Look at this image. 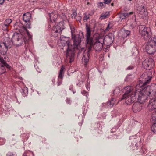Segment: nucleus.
Segmentation results:
<instances>
[{
    "label": "nucleus",
    "instance_id": "f257e3e1",
    "mask_svg": "<svg viewBox=\"0 0 156 156\" xmlns=\"http://www.w3.org/2000/svg\"><path fill=\"white\" fill-rule=\"evenodd\" d=\"M149 72H146L142 75L139 78V83L136 86L135 90H132L130 86H127L124 88L125 93L121 100L125 99V103L127 105L136 101V94L139 92L137 99L138 103H135L132 106L133 110L134 112L141 110L142 107L140 103H144L151 94V87L147 86L144 87V86L150 82L152 78Z\"/></svg>",
    "mask_w": 156,
    "mask_h": 156
},
{
    "label": "nucleus",
    "instance_id": "f03ea898",
    "mask_svg": "<svg viewBox=\"0 0 156 156\" xmlns=\"http://www.w3.org/2000/svg\"><path fill=\"white\" fill-rule=\"evenodd\" d=\"M86 44L88 49L90 51L92 48L96 51H101L103 48V38L98 34H94L91 37V30L90 27L87 24L86 25Z\"/></svg>",
    "mask_w": 156,
    "mask_h": 156
},
{
    "label": "nucleus",
    "instance_id": "7ed1b4c3",
    "mask_svg": "<svg viewBox=\"0 0 156 156\" xmlns=\"http://www.w3.org/2000/svg\"><path fill=\"white\" fill-rule=\"evenodd\" d=\"M74 37V43L72 45H70V41L67 38L62 37H61L60 38L61 42L63 44L62 45L67 44L68 46L66 56L67 58L69 60L70 63L74 61L75 56V50L78 49V46L81 42V40L80 37H75V35Z\"/></svg>",
    "mask_w": 156,
    "mask_h": 156
},
{
    "label": "nucleus",
    "instance_id": "20e7f679",
    "mask_svg": "<svg viewBox=\"0 0 156 156\" xmlns=\"http://www.w3.org/2000/svg\"><path fill=\"white\" fill-rule=\"evenodd\" d=\"M19 39V34L16 32L14 33L12 38V41L9 37H7L5 38L4 41L1 43L2 44L3 46L5 45L8 48H10L12 44L17 47L20 44Z\"/></svg>",
    "mask_w": 156,
    "mask_h": 156
},
{
    "label": "nucleus",
    "instance_id": "39448f33",
    "mask_svg": "<svg viewBox=\"0 0 156 156\" xmlns=\"http://www.w3.org/2000/svg\"><path fill=\"white\" fill-rule=\"evenodd\" d=\"M146 52L150 55L153 54L156 52V37L149 40L145 48Z\"/></svg>",
    "mask_w": 156,
    "mask_h": 156
},
{
    "label": "nucleus",
    "instance_id": "423d86ee",
    "mask_svg": "<svg viewBox=\"0 0 156 156\" xmlns=\"http://www.w3.org/2000/svg\"><path fill=\"white\" fill-rule=\"evenodd\" d=\"M139 33L141 37L145 40L150 39L151 35V29L144 26H140L139 27Z\"/></svg>",
    "mask_w": 156,
    "mask_h": 156
},
{
    "label": "nucleus",
    "instance_id": "0eeeda50",
    "mask_svg": "<svg viewBox=\"0 0 156 156\" xmlns=\"http://www.w3.org/2000/svg\"><path fill=\"white\" fill-rule=\"evenodd\" d=\"M20 34L22 36L20 41L24 42L25 44L30 41L32 37V36L30 34L26 28L24 27L20 29Z\"/></svg>",
    "mask_w": 156,
    "mask_h": 156
},
{
    "label": "nucleus",
    "instance_id": "6e6552de",
    "mask_svg": "<svg viewBox=\"0 0 156 156\" xmlns=\"http://www.w3.org/2000/svg\"><path fill=\"white\" fill-rule=\"evenodd\" d=\"M64 29L63 22H60L55 25L51 31L52 35L55 37H58L62 31Z\"/></svg>",
    "mask_w": 156,
    "mask_h": 156
},
{
    "label": "nucleus",
    "instance_id": "1a4fd4ad",
    "mask_svg": "<svg viewBox=\"0 0 156 156\" xmlns=\"http://www.w3.org/2000/svg\"><path fill=\"white\" fill-rule=\"evenodd\" d=\"M154 62L151 58H148L142 62L143 66L147 70H150L154 66Z\"/></svg>",
    "mask_w": 156,
    "mask_h": 156
},
{
    "label": "nucleus",
    "instance_id": "9d476101",
    "mask_svg": "<svg viewBox=\"0 0 156 156\" xmlns=\"http://www.w3.org/2000/svg\"><path fill=\"white\" fill-rule=\"evenodd\" d=\"M103 38V42L104 44L107 46L111 45L113 43L114 40V35L112 33H109L106 35L104 38L101 36Z\"/></svg>",
    "mask_w": 156,
    "mask_h": 156
},
{
    "label": "nucleus",
    "instance_id": "9b49d317",
    "mask_svg": "<svg viewBox=\"0 0 156 156\" xmlns=\"http://www.w3.org/2000/svg\"><path fill=\"white\" fill-rule=\"evenodd\" d=\"M3 57L0 56V74H2L6 72L5 68H10V66L7 64L3 58Z\"/></svg>",
    "mask_w": 156,
    "mask_h": 156
},
{
    "label": "nucleus",
    "instance_id": "f8f14e48",
    "mask_svg": "<svg viewBox=\"0 0 156 156\" xmlns=\"http://www.w3.org/2000/svg\"><path fill=\"white\" fill-rule=\"evenodd\" d=\"M81 51H83L84 52L83 56L82 58V61L84 63V64L86 65L87 64L89 61V51L84 50V48H82Z\"/></svg>",
    "mask_w": 156,
    "mask_h": 156
},
{
    "label": "nucleus",
    "instance_id": "ddd939ff",
    "mask_svg": "<svg viewBox=\"0 0 156 156\" xmlns=\"http://www.w3.org/2000/svg\"><path fill=\"white\" fill-rule=\"evenodd\" d=\"M50 19L52 22H55L58 17V13L57 12L54 11L49 14Z\"/></svg>",
    "mask_w": 156,
    "mask_h": 156
},
{
    "label": "nucleus",
    "instance_id": "4468645a",
    "mask_svg": "<svg viewBox=\"0 0 156 156\" xmlns=\"http://www.w3.org/2000/svg\"><path fill=\"white\" fill-rule=\"evenodd\" d=\"M31 14L29 12H27L24 14L23 16V20L26 23L29 22L31 18Z\"/></svg>",
    "mask_w": 156,
    "mask_h": 156
},
{
    "label": "nucleus",
    "instance_id": "2eb2a0df",
    "mask_svg": "<svg viewBox=\"0 0 156 156\" xmlns=\"http://www.w3.org/2000/svg\"><path fill=\"white\" fill-rule=\"evenodd\" d=\"M149 107H151V110L156 109V98L151 99L149 101Z\"/></svg>",
    "mask_w": 156,
    "mask_h": 156
},
{
    "label": "nucleus",
    "instance_id": "dca6fc26",
    "mask_svg": "<svg viewBox=\"0 0 156 156\" xmlns=\"http://www.w3.org/2000/svg\"><path fill=\"white\" fill-rule=\"evenodd\" d=\"M132 12L129 13H120L119 14V17L121 20L125 19L126 17H127L129 15L132 14Z\"/></svg>",
    "mask_w": 156,
    "mask_h": 156
},
{
    "label": "nucleus",
    "instance_id": "f3484780",
    "mask_svg": "<svg viewBox=\"0 0 156 156\" xmlns=\"http://www.w3.org/2000/svg\"><path fill=\"white\" fill-rule=\"evenodd\" d=\"M137 10L138 12L141 14H142L145 12V9L144 5H140L138 6L137 8Z\"/></svg>",
    "mask_w": 156,
    "mask_h": 156
},
{
    "label": "nucleus",
    "instance_id": "a211bd4d",
    "mask_svg": "<svg viewBox=\"0 0 156 156\" xmlns=\"http://www.w3.org/2000/svg\"><path fill=\"white\" fill-rule=\"evenodd\" d=\"M120 90L119 87H116L113 90V93L111 94L112 96H115V97H117L120 94Z\"/></svg>",
    "mask_w": 156,
    "mask_h": 156
},
{
    "label": "nucleus",
    "instance_id": "6ab92c4d",
    "mask_svg": "<svg viewBox=\"0 0 156 156\" xmlns=\"http://www.w3.org/2000/svg\"><path fill=\"white\" fill-rule=\"evenodd\" d=\"M22 91L21 93L22 95L24 97H26L28 94V90L27 87H23L21 89Z\"/></svg>",
    "mask_w": 156,
    "mask_h": 156
},
{
    "label": "nucleus",
    "instance_id": "aec40b11",
    "mask_svg": "<svg viewBox=\"0 0 156 156\" xmlns=\"http://www.w3.org/2000/svg\"><path fill=\"white\" fill-rule=\"evenodd\" d=\"M115 99L112 98H111V100H110L107 103V105L110 107H112L115 104Z\"/></svg>",
    "mask_w": 156,
    "mask_h": 156
},
{
    "label": "nucleus",
    "instance_id": "412c9836",
    "mask_svg": "<svg viewBox=\"0 0 156 156\" xmlns=\"http://www.w3.org/2000/svg\"><path fill=\"white\" fill-rule=\"evenodd\" d=\"M86 76L85 75H82L81 76V79L79 80V83H77V85L79 86H81V84L83 83L85 80Z\"/></svg>",
    "mask_w": 156,
    "mask_h": 156
},
{
    "label": "nucleus",
    "instance_id": "4be33fe9",
    "mask_svg": "<svg viewBox=\"0 0 156 156\" xmlns=\"http://www.w3.org/2000/svg\"><path fill=\"white\" fill-rule=\"evenodd\" d=\"M64 68L62 67L61 69H60V71L59 72L58 75V78L62 79L63 77V74H64Z\"/></svg>",
    "mask_w": 156,
    "mask_h": 156
},
{
    "label": "nucleus",
    "instance_id": "5701e85b",
    "mask_svg": "<svg viewBox=\"0 0 156 156\" xmlns=\"http://www.w3.org/2000/svg\"><path fill=\"white\" fill-rule=\"evenodd\" d=\"M113 27L112 24L111 23H109L108 24L106 29L105 30V32L108 31Z\"/></svg>",
    "mask_w": 156,
    "mask_h": 156
},
{
    "label": "nucleus",
    "instance_id": "b1692460",
    "mask_svg": "<svg viewBox=\"0 0 156 156\" xmlns=\"http://www.w3.org/2000/svg\"><path fill=\"white\" fill-rule=\"evenodd\" d=\"M152 114V118L153 120L156 119V109H153Z\"/></svg>",
    "mask_w": 156,
    "mask_h": 156
},
{
    "label": "nucleus",
    "instance_id": "393cba45",
    "mask_svg": "<svg viewBox=\"0 0 156 156\" xmlns=\"http://www.w3.org/2000/svg\"><path fill=\"white\" fill-rule=\"evenodd\" d=\"M131 33L130 31L128 30H124L123 32L124 37H127L130 35Z\"/></svg>",
    "mask_w": 156,
    "mask_h": 156
},
{
    "label": "nucleus",
    "instance_id": "a878e982",
    "mask_svg": "<svg viewBox=\"0 0 156 156\" xmlns=\"http://www.w3.org/2000/svg\"><path fill=\"white\" fill-rule=\"evenodd\" d=\"M12 21L11 19H7L4 22V24L8 26L11 23Z\"/></svg>",
    "mask_w": 156,
    "mask_h": 156
},
{
    "label": "nucleus",
    "instance_id": "bb28decb",
    "mask_svg": "<svg viewBox=\"0 0 156 156\" xmlns=\"http://www.w3.org/2000/svg\"><path fill=\"white\" fill-rule=\"evenodd\" d=\"M151 129L154 133H156V123L152 126Z\"/></svg>",
    "mask_w": 156,
    "mask_h": 156
},
{
    "label": "nucleus",
    "instance_id": "cd10ccee",
    "mask_svg": "<svg viewBox=\"0 0 156 156\" xmlns=\"http://www.w3.org/2000/svg\"><path fill=\"white\" fill-rule=\"evenodd\" d=\"M89 19V16L88 15H87L86 14H85L83 18V20L85 22L87 21V20Z\"/></svg>",
    "mask_w": 156,
    "mask_h": 156
},
{
    "label": "nucleus",
    "instance_id": "c85d7f7f",
    "mask_svg": "<svg viewBox=\"0 0 156 156\" xmlns=\"http://www.w3.org/2000/svg\"><path fill=\"white\" fill-rule=\"evenodd\" d=\"M72 19H75L76 17L77 13L75 10H73L71 15Z\"/></svg>",
    "mask_w": 156,
    "mask_h": 156
},
{
    "label": "nucleus",
    "instance_id": "c756f323",
    "mask_svg": "<svg viewBox=\"0 0 156 156\" xmlns=\"http://www.w3.org/2000/svg\"><path fill=\"white\" fill-rule=\"evenodd\" d=\"M7 25H6L5 24H2V29L4 31H8V27Z\"/></svg>",
    "mask_w": 156,
    "mask_h": 156
},
{
    "label": "nucleus",
    "instance_id": "7c9ffc66",
    "mask_svg": "<svg viewBox=\"0 0 156 156\" xmlns=\"http://www.w3.org/2000/svg\"><path fill=\"white\" fill-rule=\"evenodd\" d=\"M62 79H58V81L57 82L58 86H60L62 83Z\"/></svg>",
    "mask_w": 156,
    "mask_h": 156
},
{
    "label": "nucleus",
    "instance_id": "2f4dec72",
    "mask_svg": "<svg viewBox=\"0 0 156 156\" xmlns=\"http://www.w3.org/2000/svg\"><path fill=\"white\" fill-rule=\"evenodd\" d=\"M107 18V17L106 16H105L104 15L102 14L100 16L99 19L101 20H103V19L106 18Z\"/></svg>",
    "mask_w": 156,
    "mask_h": 156
},
{
    "label": "nucleus",
    "instance_id": "473e14b6",
    "mask_svg": "<svg viewBox=\"0 0 156 156\" xmlns=\"http://www.w3.org/2000/svg\"><path fill=\"white\" fill-rule=\"evenodd\" d=\"M134 68V66L132 65L129 66L126 69V70H131L133 69Z\"/></svg>",
    "mask_w": 156,
    "mask_h": 156
},
{
    "label": "nucleus",
    "instance_id": "72a5a7b5",
    "mask_svg": "<svg viewBox=\"0 0 156 156\" xmlns=\"http://www.w3.org/2000/svg\"><path fill=\"white\" fill-rule=\"evenodd\" d=\"M74 19H75L76 21H79L80 23V20L81 19V17L80 16L76 17Z\"/></svg>",
    "mask_w": 156,
    "mask_h": 156
},
{
    "label": "nucleus",
    "instance_id": "f704fd0d",
    "mask_svg": "<svg viewBox=\"0 0 156 156\" xmlns=\"http://www.w3.org/2000/svg\"><path fill=\"white\" fill-rule=\"evenodd\" d=\"M81 93L83 94L84 96H86V97L87 96V95H88V93L85 91V90H83L81 92Z\"/></svg>",
    "mask_w": 156,
    "mask_h": 156
},
{
    "label": "nucleus",
    "instance_id": "c9c22d12",
    "mask_svg": "<svg viewBox=\"0 0 156 156\" xmlns=\"http://www.w3.org/2000/svg\"><path fill=\"white\" fill-rule=\"evenodd\" d=\"M86 87L87 88V89L88 90H89L90 89V85L89 83H87L86 84Z\"/></svg>",
    "mask_w": 156,
    "mask_h": 156
},
{
    "label": "nucleus",
    "instance_id": "e433bc0d",
    "mask_svg": "<svg viewBox=\"0 0 156 156\" xmlns=\"http://www.w3.org/2000/svg\"><path fill=\"white\" fill-rule=\"evenodd\" d=\"M7 156H14V155L12 153L9 152L7 154Z\"/></svg>",
    "mask_w": 156,
    "mask_h": 156
},
{
    "label": "nucleus",
    "instance_id": "4c0bfd02",
    "mask_svg": "<svg viewBox=\"0 0 156 156\" xmlns=\"http://www.w3.org/2000/svg\"><path fill=\"white\" fill-rule=\"evenodd\" d=\"M105 4H106L104 2H99V5L101 7L104 6V5Z\"/></svg>",
    "mask_w": 156,
    "mask_h": 156
},
{
    "label": "nucleus",
    "instance_id": "58836bf2",
    "mask_svg": "<svg viewBox=\"0 0 156 156\" xmlns=\"http://www.w3.org/2000/svg\"><path fill=\"white\" fill-rule=\"evenodd\" d=\"M102 14L104 15L105 16H106L107 18L108 16L109 15V12H106L105 13H102Z\"/></svg>",
    "mask_w": 156,
    "mask_h": 156
},
{
    "label": "nucleus",
    "instance_id": "ea45409f",
    "mask_svg": "<svg viewBox=\"0 0 156 156\" xmlns=\"http://www.w3.org/2000/svg\"><path fill=\"white\" fill-rule=\"evenodd\" d=\"M66 100L67 103L68 104H70L71 103V101L69 99L67 98Z\"/></svg>",
    "mask_w": 156,
    "mask_h": 156
},
{
    "label": "nucleus",
    "instance_id": "a19ab883",
    "mask_svg": "<svg viewBox=\"0 0 156 156\" xmlns=\"http://www.w3.org/2000/svg\"><path fill=\"white\" fill-rule=\"evenodd\" d=\"M111 0H104V2L106 4H108L110 2Z\"/></svg>",
    "mask_w": 156,
    "mask_h": 156
},
{
    "label": "nucleus",
    "instance_id": "79ce46f5",
    "mask_svg": "<svg viewBox=\"0 0 156 156\" xmlns=\"http://www.w3.org/2000/svg\"><path fill=\"white\" fill-rule=\"evenodd\" d=\"M17 26H18L17 24H16L15 25V29H16V30H18V31L20 32V29H19V28H18L17 27Z\"/></svg>",
    "mask_w": 156,
    "mask_h": 156
},
{
    "label": "nucleus",
    "instance_id": "37998d69",
    "mask_svg": "<svg viewBox=\"0 0 156 156\" xmlns=\"http://www.w3.org/2000/svg\"><path fill=\"white\" fill-rule=\"evenodd\" d=\"M9 0H6V1H9ZM6 0H0V4H2Z\"/></svg>",
    "mask_w": 156,
    "mask_h": 156
},
{
    "label": "nucleus",
    "instance_id": "c03bdc74",
    "mask_svg": "<svg viewBox=\"0 0 156 156\" xmlns=\"http://www.w3.org/2000/svg\"><path fill=\"white\" fill-rule=\"evenodd\" d=\"M52 82L53 83V85H55V78H53L52 79Z\"/></svg>",
    "mask_w": 156,
    "mask_h": 156
},
{
    "label": "nucleus",
    "instance_id": "a18cd8bd",
    "mask_svg": "<svg viewBox=\"0 0 156 156\" xmlns=\"http://www.w3.org/2000/svg\"><path fill=\"white\" fill-rule=\"evenodd\" d=\"M37 71L39 73H40L41 72V70L38 67L36 68Z\"/></svg>",
    "mask_w": 156,
    "mask_h": 156
},
{
    "label": "nucleus",
    "instance_id": "49530a36",
    "mask_svg": "<svg viewBox=\"0 0 156 156\" xmlns=\"http://www.w3.org/2000/svg\"><path fill=\"white\" fill-rule=\"evenodd\" d=\"M73 89V85H71L69 87V90H72Z\"/></svg>",
    "mask_w": 156,
    "mask_h": 156
},
{
    "label": "nucleus",
    "instance_id": "de8ad7c7",
    "mask_svg": "<svg viewBox=\"0 0 156 156\" xmlns=\"http://www.w3.org/2000/svg\"><path fill=\"white\" fill-rule=\"evenodd\" d=\"M23 156H28V153H24Z\"/></svg>",
    "mask_w": 156,
    "mask_h": 156
},
{
    "label": "nucleus",
    "instance_id": "09e8293b",
    "mask_svg": "<svg viewBox=\"0 0 156 156\" xmlns=\"http://www.w3.org/2000/svg\"><path fill=\"white\" fill-rule=\"evenodd\" d=\"M71 34H72V38H73V33L72 30L71 28Z\"/></svg>",
    "mask_w": 156,
    "mask_h": 156
},
{
    "label": "nucleus",
    "instance_id": "8fccbe9b",
    "mask_svg": "<svg viewBox=\"0 0 156 156\" xmlns=\"http://www.w3.org/2000/svg\"><path fill=\"white\" fill-rule=\"evenodd\" d=\"M20 84L21 83H22V84H24V83L23 82H21L20 81Z\"/></svg>",
    "mask_w": 156,
    "mask_h": 156
},
{
    "label": "nucleus",
    "instance_id": "3c124183",
    "mask_svg": "<svg viewBox=\"0 0 156 156\" xmlns=\"http://www.w3.org/2000/svg\"><path fill=\"white\" fill-rule=\"evenodd\" d=\"M114 3H111V5L112 6H113V5Z\"/></svg>",
    "mask_w": 156,
    "mask_h": 156
},
{
    "label": "nucleus",
    "instance_id": "603ef678",
    "mask_svg": "<svg viewBox=\"0 0 156 156\" xmlns=\"http://www.w3.org/2000/svg\"><path fill=\"white\" fill-rule=\"evenodd\" d=\"M20 80H23V78L22 77H20Z\"/></svg>",
    "mask_w": 156,
    "mask_h": 156
},
{
    "label": "nucleus",
    "instance_id": "864d4df0",
    "mask_svg": "<svg viewBox=\"0 0 156 156\" xmlns=\"http://www.w3.org/2000/svg\"><path fill=\"white\" fill-rule=\"evenodd\" d=\"M29 25H28V26H27L29 28H30L29 27Z\"/></svg>",
    "mask_w": 156,
    "mask_h": 156
},
{
    "label": "nucleus",
    "instance_id": "5fc2aeb1",
    "mask_svg": "<svg viewBox=\"0 0 156 156\" xmlns=\"http://www.w3.org/2000/svg\"><path fill=\"white\" fill-rule=\"evenodd\" d=\"M48 2H49V1H50V0H48Z\"/></svg>",
    "mask_w": 156,
    "mask_h": 156
},
{
    "label": "nucleus",
    "instance_id": "6e6d98bb",
    "mask_svg": "<svg viewBox=\"0 0 156 156\" xmlns=\"http://www.w3.org/2000/svg\"><path fill=\"white\" fill-rule=\"evenodd\" d=\"M81 52V51H79V53H80V52Z\"/></svg>",
    "mask_w": 156,
    "mask_h": 156
},
{
    "label": "nucleus",
    "instance_id": "4d7b16f0",
    "mask_svg": "<svg viewBox=\"0 0 156 156\" xmlns=\"http://www.w3.org/2000/svg\"><path fill=\"white\" fill-rule=\"evenodd\" d=\"M87 83H88V80H87Z\"/></svg>",
    "mask_w": 156,
    "mask_h": 156
}]
</instances>
